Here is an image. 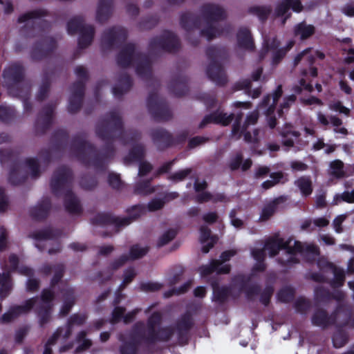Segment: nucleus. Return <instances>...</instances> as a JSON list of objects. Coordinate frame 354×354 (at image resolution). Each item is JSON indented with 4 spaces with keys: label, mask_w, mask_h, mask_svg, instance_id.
<instances>
[{
    "label": "nucleus",
    "mask_w": 354,
    "mask_h": 354,
    "mask_svg": "<svg viewBox=\"0 0 354 354\" xmlns=\"http://www.w3.org/2000/svg\"><path fill=\"white\" fill-rule=\"evenodd\" d=\"M309 52V50L308 49H306L305 50H304L301 54L298 55L296 58H295V64H297L298 62L302 58V57H304L307 55V54Z\"/></svg>",
    "instance_id": "obj_55"
},
{
    "label": "nucleus",
    "mask_w": 354,
    "mask_h": 354,
    "mask_svg": "<svg viewBox=\"0 0 354 354\" xmlns=\"http://www.w3.org/2000/svg\"><path fill=\"white\" fill-rule=\"evenodd\" d=\"M145 189H141V188H139L137 191L138 193H140V194H149L150 192H152L151 190V188L149 187V184L147 183L145 184Z\"/></svg>",
    "instance_id": "obj_50"
},
{
    "label": "nucleus",
    "mask_w": 354,
    "mask_h": 354,
    "mask_svg": "<svg viewBox=\"0 0 354 354\" xmlns=\"http://www.w3.org/2000/svg\"><path fill=\"white\" fill-rule=\"evenodd\" d=\"M260 93H261V91H260L259 88H256V89L253 90L252 91H249V94L254 98L259 97Z\"/></svg>",
    "instance_id": "obj_60"
},
{
    "label": "nucleus",
    "mask_w": 354,
    "mask_h": 354,
    "mask_svg": "<svg viewBox=\"0 0 354 354\" xmlns=\"http://www.w3.org/2000/svg\"><path fill=\"white\" fill-rule=\"evenodd\" d=\"M346 62L348 63H351L354 61V51L353 50H350L348 52V56L346 57Z\"/></svg>",
    "instance_id": "obj_58"
},
{
    "label": "nucleus",
    "mask_w": 354,
    "mask_h": 354,
    "mask_svg": "<svg viewBox=\"0 0 354 354\" xmlns=\"http://www.w3.org/2000/svg\"><path fill=\"white\" fill-rule=\"evenodd\" d=\"M82 335V347H78L77 350L81 351L84 350L86 348H88L91 346V342L88 339H84V334Z\"/></svg>",
    "instance_id": "obj_48"
},
{
    "label": "nucleus",
    "mask_w": 354,
    "mask_h": 354,
    "mask_svg": "<svg viewBox=\"0 0 354 354\" xmlns=\"http://www.w3.org/2000/svg\"><path fill=\"white\" fill-rule=\"evenodd\" d=\"M9 261L10 263V267L13 269L16 268L18 262L17 257L15 255L10 256Z\"/></svg>",
    "instance_id": "obj_51"
},
{
    "label": "nucleus",
    "mask_w": 354,
    "mask_h": 354,
    "mask_svg": "<svg viewBox=\"0 0 354 354\" xmlns=\"http://www.w3.org/2000/svg\"><path fill=\"white\" fill-rule=\"evenodd\" d=\"M238 43L241 47L250 49L252 48V41L248 29L241 30L238 34Z\"/></svg>",
    "instance_id": "obj_11"
},
{
    "label": "nucleus",
    "mask_w": 354,
    "mask_h": 354,
    "mask_svg": "<svg viewBox=\"0 0 354 354\" xmlns=\"http://www.w3.org/2000/svg\"><path fill=\"white\" fill-rule=\"evenodd\" d=\"M275 210V203L273 202L271 204L268 205L266 206L261 212V214L260 216V219L261 221H266L274 213Z\"/></svg>",
    "instance_id": "obj_23"
},
{
    "label": "nucleus",
    "mask_w": 354,
    "mask_h": 354,
    "mask_svg": "<svg viewBox=\"0 0 354 354\" xmlns=\"http://www.w3.org/2000/svg\"><path fill=\"white\" fill-rule=\"evenodd\" d=\"M37 281L35 279H29L28 281V288L33 290L37 287Z\"/></svg>",
    "instance_id": "obj_52"
},
{
    "label": "nucleus",
    "mask_w": 354,
    "mask_h": 354,
    "mask_svg": "<svg viewBox=\"0 0 354 354\" xmlns=\"http://www.w3.org/2000/svg\"><path fill=\"white\" fill-rule=\"evenodd\" d=\"M251 161L250 160H245L244 162L241 165V168L243 170L248 169L251 166Z\"/></svg>",
    "instance_id": "obj_62"
},
{
    "label": "nucleus",
    "mask_w": 354,
    "mask_h": 354,
    "mask_svg": "<svg viewBox=\"0 0 354 354\" xmlns=\"http://www.w3.org/2000/svg\"><path fill=\"white\" fill-rule=\"evenodd\" d=\"M176 232L174 230H169L164 232L159 237L158 245L162 246L171 241L176 236Z\"/></svg>",
    "instance_id": "obj_20"
},
{
    "label": "nucleus",
    "mask_w": 354,
    "mask_h": 354,
    "mask_svg": "<svg viewBox=\"0 0 354 354\" xmlns=\"http://www.w3.org/2000/svg\"><path fill=\"white\" fill-rule=\"evenodd\" d=\"M257 118L258 113L256 111L252 112L247 117L246 125L254 124L257 122Z\"/></svg>",
    "instance_id": "obj_39"
},
{
    "label": "nucleus",
    "mask_w": 354,
    "mask_h": 354,
    "mask_svg": "<svg viewBox=\"0 0 354 354\" xmlns=\"http://www.w3.org/2000/svg\"><path fill=\"white\" fill-rule=\"evenodd\" d=\"M190 172L191 170L189 169L179 171L171 176L170 179L175 182L183 180Z\"/></svg>",
    "instance_id": "obj_26"
},
{
    "label": "nucleus",
    "mask_w": 354,
    "mask_h": 354,
    "mask_svg": "<svg viewBox=\"0 0 354 354\" xmlns=\"http://www.w3.org/2000/svg\"><path fill=\"white\" fill-rule=\"evenodd\" d=\"M269 171V169L268 167H260L257 171V176H261L267 173H268Z\"/></svg>",
    "instance_id": "obj_53"
},
{
    "label": "nucleus",
    "mask_w": 354,
    "mask_h": 354,
    "mask_svg": "<svg viewBox=\"0 0 354 354\" xmlns=\"http://www.w3.org/2000/svg\"><path fill=\"white\" fill-rule=\"evenodd\" d=\"M342 201L347 203H354V190L351 192H345L342 194H336L334 196L333 204L337 205Z\"/></svg>",
    "instance_id": "obj_17"
},
{
    "label": "nucleus",
    "mask_w": 354,
    "mask_h": 354,
    "mask_svg": "<svg viewBox=\"0 0 354 354\" xmlns=\"http://www.w3.org/2000/svg\"><path fill=\"white\" fill-rule=\"evenodd\" d=\"M203 34L207 37V39H212L219 34L218 31L216 30L215 27H209L203 30Z\"/></svg>",
    "instance_id": "obj_29"
},
{
    "label": "nucleus",
    "mask_w": 354,
    "mask_h": 354,
    "mask_svg": "<svg viewBox=\"0 0 354 354\" xmlns=\"http://www.w3.org/2000/svg\"><path fill=\"white\" fill-rule=\"evenodd\" d=\"M148 252V248L140 245L133 246L130 251V258L131 259L142 257Z\"/></svg>",
    "instance_id": "obj_21"
},
{
    "label": "nucleus",
    "mask_w": 354,
    "mask_h": 354,
    "mask_svg": "<svg viewBox=\"0 0 354 354\" xmlns=\"http://www.w3.org/2000/svg\"><path fill=\"white\" fill-rule=\"evenodd\" d=\"M53 297V294L50 290H45L42 295V300L44 303H47Z\"/></svg>",
    "instance_id": "obj_47"
},
{
    "label": "nucleus",
    "mask_w": 354,
    "mask_h": 354,
    "mask_svg": "<svg viewBox=\"0 0 354 354\" xmlns=\"http://www.w3.org/2000/svg\"><path fill=\"white\" fill-rule=\"evenodd\" d=\"M230 223L236 228H241L243 226L244 222L236 215V211L232 210L230 214Z\"/></svg>",
    "instance_id": "obj_25"
},
{
    "label": "nucleus",
    "mask_w": 354,
    "mask_h": 354,
    "mask_svg": "<svg viewBox=\"0 0 354 354\" xmlns=\"http://www.w3.org/2000/svg\"><path fill=\"white\" fill-rule=\"evenodd\" d=\"M291 167L295 171H304L306 169L307 166L301 162L295 161L291 163Z\"/></svg>",
    "instance_id": "obj_35"
},
{
    "label": "nucleus",
    "mask_w": 354,
    "mask_h": 354,
    "mask_svg": "<svg viewBox=\"0 0 354 354\" xmlns=\"http://www.w3.org/2000/svg\"><path fill=\"white\" fill-rule=\"evenodd\" d=\"M151 165L145 162H141L139 167V174L140 175H145L149 171L151 170Z\"/></svg>",
    "instance_id": "obj_36"
},
{
    "label": "nucleus",
    "mask_w": 354,
    "mask_h": 354,
    "mask_svg": "<svg viewBox=\"0 0 354 354\" xmlns=\"http://www.w3.org/2000/svg\"><path fill=\"white\" fill-rule=\"evenodd\" d=\"M317 120L320 124L324 126L328 125L330 122L335 127H339L342 124V122L339 118L331 117L330 120H328L327 117L320 112L317 113Z\"/></svg>",
    "instance_id": "obj_18"
},
{
    "label": "nucleus",
    "mask_w": 354,
    "mask_h": 354,
    "mask_svg": "<svg viewBox=\"0 0 354 354\" xmlns=\"http://www.w3.org/2000/svg\"><path fill=\"white\" fill-rule=\"evenodd\" d=\"M314 223L318 227H324L329 223V221L326 218H318L315 219Z\"/></svg>",
    "instance_id": "obj_41"
},
{
    "label": "nucleus",
    "mask_w": 354,
    "mask_h": 354,
    "mask_svg": "<svg viewBox=\"0 0 354 354\" xmlns=\"http://www.w3.org/2000/svg\"><path fill=\"white\" fill-rule=\"evenodd\" d=\"M241 162V157L239 156H237L233 160H232V162L230 163L231 169H237L240 166Z\"/></svg>",
    "instance_id": "obj_42"
},
{
    "label": "nucleus",
    "mask_w": 354,
    "mask_h": 354,
    "mask_svg": "<svg viewBox=\"0 0 354 354\" xmlns=\"http://www.w3.org/2000/svg\"><path fill=\"white\" fill-rule=\"evenodd\" d=\"M335 274L338 281H342L344 280V273H343L342 270H335Z\"/></svg>",
    "instance_id": "obj_57"
},
{
    "label": "nucleus",
    "mask_w": 354,
    "mask_h": 354,
    "mask_svg": "<svg viewBox=\"0 0 354 354\" xmlns=\"http://www.w3.org/2000/svg\"><path fill=\"white\" fill-rule=\"evenodd\" d=\"M330 173L336 178L343 177L344 175L343 171V163L339 160H335L330 163Z\"/></svg>",
    "instance_id": "obj_16"
},
{
    "label": "nucleus",
    "mask_w": 354,
    "mask_h": 354,
    "mask_svg": "<svg viewBox=\"0 0 354 354\" xmlns=\"http://www.w3.org/2000/svg\"><path fill=\"white\" fill-rule=\"evenodd\" d=\"M200 239L202 244V250L204 253H207L214 245L217 239L215 237L211 236L210 230L206 227H202L200 230Z\"/></svg>",
    "instance_id": "obj_7"
},
{
    "label": "nucleus",
    "mask_w": 354,
    "mask_h": 354,
    "mask_svg": "<svg viewBox=\"0 0 354 354\" xmlns=\"http://www.w3.org/2000/svg\"><path fill=\"white\" fill-rule=\"evenodd\" d=\"M290 8H292L295 12H300L302 10V6L299 0H284L277 7L275 11L277 17L285 16L281 21L282 24H284L286 19L290 16V13H288Z\"/></svg>",
    "instance_id": "obj_5"
},
{
    "label": "nucleus",
    "mask_w": 354,
    "mask_h": 354,
    "mask_svg": "<svg viewBox=\"0 0 354 354\" xmlns=\"http://www.w3.org/2000/svg\"><path fill=\"white\" fill-rule=\"evenodd\" d=\"M109 181L113 187L118 188L120 185V178L117 174H111L109 176Z\"/></svg>",
    "instance_id": "obj_33"
},
{
    "label": "nucleus",
    "mask_w": 354,
    "mask_h": 354,
    "mask_svg": "<svg viewBox=\"0 0 354 354\" xmlns=\"http://www.w3.org/2000/svg\"><path fill=\"white\" fill-rule=\"evenodd\" d=\"M135 274H136V273H135L134 270H128L124 274V283L130 282L131 281L132 278L135 276Z\"/></svg>",
    "instance_id": "obj_43"
},
{
    "label": "nucleus",
    "mask_w": 354,
    "mask_h": 354,
    "mask_svg": "<svg viewBox=\"0 0 354 354\" xmlns=\"http://www.w3.org/2000/svg\"><path fill=\"white\" fill-rule=\"evenodd\" d=\"M304 103L307 104H317V105H322V102L315 97H310L307 100H304Z\"/></svg>",
    "instance_id": "obj_46"
},
{
    "label": "nucleus",
    "mask_w": 354,
    "mask_h": 354,
    "mask_svg": "<svg viewBox=\"0 0 354 354\" xmlns=\"http://www.w3.org/2000/svg\"><path fill=\"white\" fill-rule=\"evenodd\" d=\"M65 205L71 212H77L80 209L78 201L72 194H67L65 199Z\"/></svg>",
    "instance_id": "obj_14"
},
{
    "label": "nucleus",
    "mask_w": 354,
    "mask_h": 354,
    "mask_svg": "<svg viewBox=\"0 0 354 354\" xmlns=\"http://www.w3.org/2000/svg\"><path fill=\"white\" fill-rule=\"evenodd\" d=\"M300 84H301V89H305L307 91L312 90L311 86L306 84L304 80H301Z\"/></svg>",
    "instance_id": "obj_63"
},
{
    "label": "nucleus",
    "mask_w": 354,
    "mask_h": 354,
    "mask_svg": "<svg viewBox=\"0 0 354 354\" xmlns=\"http://www.w3.org/2000/svg\"><path fill=\"white\" fill-rule=\"evenodd\" d=\"M0 297H4L8 294L11 287L8 274H0Z\"/></svg>",
    "instance_id": "obj_13"
},
{
    "label": "nucleus",
    "mask_w": 354,
    "mask_h": 354,
    "mask_svg": "<svg viewBox=\"0 0 354 354\" xmlns=\"http://www.w3.org/2000/svg\"><path fill=\"white\" fill-rule=\"evenodd\" d=\"M330 108L332 110L339 111L341 113L348 115L349 113V109L343 106L339 102H336L330 105Z\"/></svg>",
    "instance_id": "obj_28"
},
{
    "label": "nucleus",
    "mask_w": 354,
    "mask_h": 354,
    "mask_svg": "<svg viewBox=\"0 0 354 354\" xmlns=\"http://www.w3.org/2000/svg\"><path fill=\"white\" fill-rule=\"evenodd\" d=\"M261 72H262L261 69H258L256 72H254L252 75L253 80H257L259 78V77L261 74Z\"/></svg>",
    "instance_id": "obj_64"
},
{
    "label": "nucleus",
    "mask_w": 354,
    "mask_h": 354,
    "mask_svg": "<svg viewBox=\"0 0 354 354\" xmlns=\"http://www.w3.org/2000/svg\"><path fill=\"white\" fill-rule=\"evenodd\" d=\"M232 120V115H227L221 111H217L205 118V120H208V122L221 124L224 126L229 124Z\"/></svg>",
    "instance_id": "obj_10"
},
{
    "label": "nucleus",
    "mask_w": 354,
    "mask_h": 354,
    "mask_svg": "<svg viewBox=\"0 0 354 354\" xmlns=\"http://www.w3.org/2000/svg\"><path fill=\"white\" fill-rule=\"evenodd\" d=\"M270 178L271 180H266L262 184V187L264 189L272 187L280 182L281 179L283 178V175L281 173H274L271 174Z\"/></svg>",
    "instance_id": "obj_22"
},
{
    "label": "nucleus",
    "mask_w": 354,
    "mask_h": 354,
    "mask_svg": "<svg viewBox=\"0 0 354 354\" xmlns=\"http://www.w3.org/2000/svg\"><path fill=\"white\" fill-rule=\"evenodd\" d=\"M203 220L206 223H212L217 220V215L214 212H209L203 215Z\"/></svg>",
    "instance_id": "obj_32"
},
{
    "label": "nucleus",
    "mask_w": 354,
    "mask_h": 354,
    "mask_svg": "<svg viewBox=\"0 0 354 354\" xmlns=\"http://www.w3.org/2000/svg\"><path fill=\"white\" fill-rule=\"evenodd\" d=\"M315 32V27L313 25L301 22L295 28V35L305 39L313 35Z\"/></svg>",
    "instance_id": "obj_9"
},
{
    "label": "nucleus",
    "mask_w": 354,
    "mask_h": 354,
    "mask_svg": "<svg viewBox=\"0 0 354 354\" xmlns=\"http://www.w3.org/2000/svg\"><path fill=\"white\" fill-rule=\"evenodd\" d=\"M342 12L348 17H354V6L347 4L342 8Z\"/></svg>",
    "instance_id": "obj_38"
},
{
    "label": "nucleus",
    "mask_w": 354,
    "mask_h": 354,
    "mask_svg": "<svg viewBox=\"0 0 354 354\" xmlns=\"http://www.w3.org/2000/svg\"><path fill=\"white\" fill-rule=\"evenodd\" d=\"M28 169L30 170V172L32 173V174L35 175L36 171L37 169V162L33 159L28 160Z\"/></svg>",
    "instance_id": "obj_40"
},
{
    "label": "nucleus",
    "mask_w": 354,
    "mask_h": 354,
    "mask_svg": "<svg viewBox=\"0 0 354 354\" xmlns=\"http://www.w3.org/2000/svg\"><path fill=\"white\" fill-rule=\"evenodd\" d=\"M236 254L234 250H228L222 253L221 259L213 261L209 265L200 268L199 272L201 276H206L213 272L217 273H227L230 271V266L225 263L230 259Z\"/></svg>",
    "instance_id": "obj_2"
},
{
    "label": "nucleus",
    "mask_w": 354,
    "mask_h": 354,
    "mask_svg": "<svg viewBox=\"0 0 354 354\" xmlns=\"http://www.w3.org/2000/svg\"><path fill=\"white\" fill-rule=\"evenodd\" d=\"M324 145V143L323 142V141L319 140L316 143L314 144L313 148L315 150H319V149L323 148Z\"/></svg>",
    "instance_id": "obj_59"
},
{
    "label": "nucleus",
    "mask_w": 354,
    "mask_h": 354,
    "mask_svg": "<svg viewBox=\"0 0 354 354\" xmlns=\"http://www.w3.org/2000/svg\"><path fill=\"white\" fill-rule=\"evenodd\" d=\"M296 185L303 195L308 196L311 194L312 183L309 178L301 177L296 181Z\"/></svg>",
    "instance_id": "obj_12"
},
{
    "label": "nucleus",
    "mask_w": 354,
    "mask_h": 354,
    "mask_svg": "<svg viewBox=\"0 0 354 354\" xmlns=\"http://www.w3.org/2000/svg\"><path fill=\"white\" fill-rule=\"evenodd\" d=\"M194 294L196 297H203L205 294V289L203 287H198L194 290Z\"/></svg>",
    "instance_id": "obj_49"
},
{
    "label": "nucleus",
    "mask_w": 354,
    "mask_h": 354,
    "mask_svg": "<svg viewBox=\"0 0 354 354\" xmlns=\"http://www.w3.org/2000/svg\"><path fill=\"white\" fill-rule=\"evenodd\" d=\"M8 206L7 201L5 195L1 189H0V212L6 209Z\"/></svg>",
    "instance_id": "obj_37"
},
{
    "label": "nucleus",
    "mask_w": 354,
    "mask_h": 354,
    "mask_svg": "<svg viewBox=\"0 0 354 354\" xmlns=\"http://www.w3.org/2000/svg\"><path fill=\"white\" fill-rule=\"evenodd\" d=\"M35 303V300L30 299L26 303L25 306L15 307L10 311H8L3 315L1 317L2 322H8L11 321L17 315L25 313L29 310Z\"/></svg>",
    "instance_id": "obj_8"
},
{
    "label": "nucleus",
    "mask_w": 354,
    "mask_h": 354,
    "mask_svg": "<svg viewBox=\"0 0 354 354\" xmlns=\"http://www.w3.org/2000/svg\"><path fill=\"white\" fill-rule=\"evenodd\" d=\"M282 136L285 138L283 140V144L286 146L290 147L293 145L294 142V140L292 138V137L297 138L299 134L296 131H292L291 127H286V129L282 132Z\"/></svg>",
    "instance_id": "obj_15"
},
{
    "label": "nucleus",
    "mask_w": 354,
    "mask_h": 354,
    "mask_svg": "<svg viewBox=\"0 0 354 354\" xmlns=\"http://www.w3.org/2000/svg\"><path fill=\"white\" fill-rule=\"evenodd\" d=\"M275 42L276 41H274L272 44L268 45V50L271 52L274 62L281 59L287 51V50L283 49H279V50H277L278 44H275Z\"/></svg>",
    "instance_id": "obj_19"
},
{
    "label": "nucleus",
    "mask_w": 354,
    "mask_h": 354,
    "mask_svg": "<svg viewBox=\"0 0 354 354\" xmlns=\"http://www.w3.org/2000/svg\"><path fill=\"white\" fill-rule=\"evenodd\" d=\"M339 86H340V88L344 91L347 94H350L351 92V87L347 84L346 82H345L343 80H340L339 82Z\"/></svg>",
    "instance_id": "obj_44"
},
{
    "label": "nucleus",
    "mask_w": 354,
    "mask_h": 354,
    "mask_svg": "<svg viewBox=\"0 0 354 354\" xmlns=\"http://www.w3.org/2000/svg\"><path fill=\"white\" fill-rule=\"evenodd\" d=\"M6 245V230L0 228V251L2 250Z\"/></svg>",
    "instance_id": "obj_34"
},
{
    "label": "nucleus",
    "mask_w": 354,
    "mask_h": 354,
    "mask_svg": "<svg viewBox=\"0 0 354 354\" xmlns=\"http://www.w3.org/2000/svg\"><path fill=\"white\" fill-rule=\"evenodd\" d=\"M281 87L279 86L273 93L272 96H267L263 100L262 104L260 105V109L265 111V113L268 117V122L270 128H274L276 125L274 122L275 119L273 118L271 115L274 111V106L278 99L281 96Z\"/></svg>",
    "instance_id": "obj_4"
},
{
    "label": "nucleus",
    "mask_w": 354,
    "mask_h": 354,
    "mask_svg": "<svg viewBox=\"0 0 354 354\" xmlns=\"http://www.w3.org/2000/svg\"><path fill=\"white\" fill-rule=\"evenodd\" d=\"M116 222H117V224L120 225H126L130 223L129 218H118Z\"/></svg>",
    "instance_id": "obj_56"
},
{
    "label": "nucleus",
    "mask_w": 354,
    "mask_h": 354,
    "mask_svg": "<svg viewBox=\"0 0 354 354\" xmlns=\"http://www.w3.org/2000/svg\"><path fill=\"white\" fill-rule=\"evenodd\" d=\"M346 218V214H341L337 216L333 221V226L336 232L341 233L343 232L342 227V223L345 221Z\"/></svg>",
    "instance_id": "obj_24"
},
{
    "label": "nucleus",
    "mask_w": 354,
    "mask_h": 354,
    "mask_svg": "<svg viewBox=\"0 0 354 354\" xmlns=\"http://www.w3.org/2000/svg\"><path fill=\"white\" fill-rule=\"evenodd\" d=\"M164 205V201L160 199H155L151 201L148 204V209L149 211H156L162 208Z\"/></svg>",
    "instance_id": "obj_27"
},
{
    "label": "nucleus",
    "mask_w": 354,
    "mask_h": 354,
    "mask_svg": "<svg viewBox=\"0 0 354 354\" xmlns=\"http://www.w3.org/2000/svg\"><path fill=\"white\" fill-rule=\"evenodd\" d=\"M77 30L80 31V37L79 39V44L81 47H85L88 45L92 40L93 35V30L91 27H84L82 21L80 18H74L68 24V31L73 34Z\"/></svg>",
    "instance_id": "obj_3"
},
{
    "label": "nucleus",
    "mask_w": 354,
    "mask_h": 354,
    "mask_svg": "<svg viewBox=\"0 0 354 354\" xmlns=\"http://www.w3.org/2000/svg\"><path fill=\"white\" fill-rule=\"evenodd\" d=\"M322 240L327 245H333L335 243L333 238L326 235L322 236Z\"/></svg>",
    "instance_id": "obj_54"
},
{
    "label": "nucleus",
    "mask_w": 354,
    "mask_h": 354,
    "mask_svg": "<svg viewBox=\"0 0 354 354\" xmlns=\"http://www.w3.org/2000/svg\"><path fill=\"white\" fill-rule=\"evenodd\" d=\"M171 335V330L170 329H163L160 331V333H158V335H157L156 337H153V338L166 340L169 339Z\"/></svg>",
    "instance_id": "obj_30"
},
{
    "label": "nucleus",
    "mask_w": 354,
    "mask_h": 354,
    "mask_svg": "<svg viewBox=\"0 0 354 354\" xmlns=\"http://www.w3.org/2000/svg\"><path fill=\"white\" fill-rule=\"evenodd\" d=\"M285 248L286 250L288 258L283 261V263H294L297 260V257L300 254L304 256L306 254H312L316 256L318 254L317 247L313 245L303 244L300 242L295 241L292 239H288L284 241L282 239L276 238L272 240L268 241L263 249H254L252 250V254L254 259L259 263L257 269L262 270L264 268L263 261L264 259V250L269 252L270 256L275 255L280 248Z\"/></svg>",
    "instance_id": "obj_1"
},
{
    "label": "nucleus",
    "mask_w": 354,
    "mask_h": 354,
    "mask_svg": "<svg viewBox=\"0 0 354 354\" xmlns=\"http://www.w3.org/2000/svg\"><path fill=\"white\" fill-rule=\"evenodd\" d=\"M294 101H295V97L293 95H290L288 97L286 98L284 100L283 104L281 106L280 110L279 111V116L282 115L283 109L288 107L289 106V104L294 102Z\"/></svg>",
    "instance_id": "obj_31"
},
{
    "label": "nucleus",
    "mask_w": 354,
    "mask_h": 354,
    "mask_svg": "<svg viewBox=\"0 0 354 354\" xmlns=\"http://www.w3.org/2000/svg\"><path fill=\"white\" fill-rule=\"evenodd\" d=\"M123 313H124L123 308H115V310L113 313L114 319L115 321L118 320L122 315Z\"/></svg>",
    "instance_id": "obj_45"
},
{
    "label": "nucleus",
    "mask_w": 354,
    "mask_h": 354,
    "mask_svg": "<svg viewBox=\"0 0 354 354\" xmlns=\"http://www.w3.org/2000/svg\"><path fill=\"white\" fill-rule=\"evenodd\" d=\"M72 306V302H69L68 304H66L63 306L62 309L61 310V313L63 314H66L69 310L70 308Z\"/></svg>",
    "instance_id": "obj_61"
},
{
    "label": "nucleus",
    "mask_w": 354,
    "mask_h": 354,
    "mask_svg": "<svg viewBox=\"0 0 354 354\" xmlns=\"http://www.w3.org/2000/svg\"><path fill=\"white\" fill-rule=\"evenodd\" d=\"M206 187V183L205 181L197 180L195 183V189L198 194L197 198L201 202H205L208 201H213L215 202L223 201L225 198V196L221 194H218L214 196H212L210 194L203 192V189Z\"/></svg>",
    "instance_id": "obj_6"
}]
</instances>
